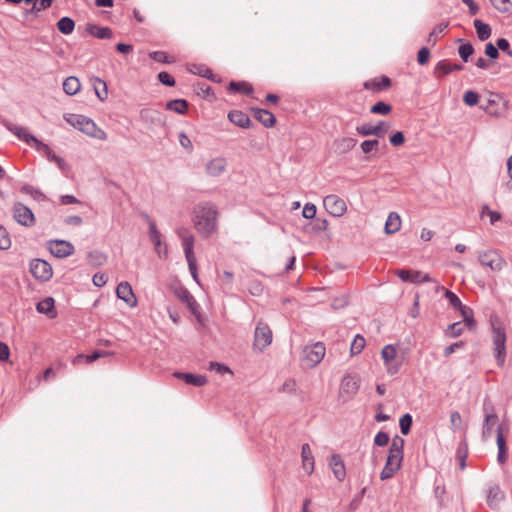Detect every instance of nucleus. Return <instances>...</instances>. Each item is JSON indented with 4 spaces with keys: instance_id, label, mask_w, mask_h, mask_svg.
<instances>
[{
    "instance_id": "51",
    "label": "nucleus",
    "mask_w": 512,
    "mask_h": 512,
    "mask_svg": "<svg viewBox=\"0 0 512 512\" xmlns=\"http://www.w3.org/2000/svg\"><path fill=\"white\" fill-rule=\"evenodd\" d=\"M450 424L454 431L462 429L463 420L458 411H453L450 413Z\"/></svg>"
},
{
    "instance_id": "15",
    "label": "nucleus",
    "mask_w": 512,
    "mask_h": 512,
    "mask_svg": "<svg viewBox=\"0 0 512 512\" xmlns=\"http://www.w3.org/2000/svg\"><path fill=\"white\" fill-rule=\"evenodd\" d=\"M360 387V377L358 375H346L340 384L341 394H345L348 397L355 395Z\"/></svg>"
},
{
    "instance_id": "32",
    "label": "nucleus",
    "mask_w": 512,
    "mask_h": 512,
    "mask_svg": "<svg viewBox=\"0 0 512 512\" xmlns=\"http://www.w3.org/2000/svg\"><path fill=\"white\" fill-rule=\"evenodd\" d=\"M81 89V83L77 77L69 76L63 82V90L68 95H75Z\"/></svg>"
},
{
    "instance_id": "8",
    "label": "nucleus",
    "mask_w": 512,
    "mask_h": 512,
    "mask_svg": "<svg viewBox=\"0 0 512 512\" xmlns=\"http://www.w3.org/2000/svg\"><path fill=\"white\" fill-rule=\"evenodd\" d=\"M397 353V347L394 345H386L382 348L381 357L389 375L397 374L402 365V361L397 358Z\"/></svg>"
},
{
    "instance_id": "43",
    "label": "nucleus",
    "mask_w": 512,
    "mask_h": 512,
    "mask_svg": "<svg viewBox=\"0 0 512 512\" xmlns=\"http://www.w3.org/2000/svg\"><path fill=\"white\" fill-rule=\"evenodd\" d=\"M461 314L463 316L464 325L467 326L469 329H474L476 327V322L473 318V312L470 308L464 306L460 309Z\"/></svg>"
},
{
    "instance_id": "10",
    "label": "nucleus",
    "mask_w": 512,
    "mask_h": 512,
    "mask_svg": "<svg viewBox=\"0 0 512 512\" xmlns=\"http://www.w3.org/2000/svg\"><path fill=\"white\" fill-rule=\"evenodd\" d=\"M483 109L493 117H502L507 112V101L499 94L490 93Z\"/></svg>"
},
{
    "instance_id": "29",
    "label": "nucleus",
    "mask_w": 512,
    "mask_h": 512,
    "mask_svg": "<svg viewBox=\"0 0 512 512\" xmlns=\"http://www.w3.org/2000/svg\"><path fill=\"white\" fill-rule=\"evenodd\" d=\"M461 69H462L461 65H458L455 63H450V62L444 60V61H440L437 63V65L435 66L434 73H435L436 77L441 78V77H444V76L450 74L451 72L459 71Z\"/></svg>"
},
{
    "instance_id": "4",
    "label": "nucleus",
    "mask_w": 512,
    "mask_h": 512,
    "mask_svg": "<svg viewBox=\"0 0 512 512\" xmlns=\"http://www.w3.org/2000/svg\"><path fill=\"white\" fill-rule=\"evenodd\" d=\"M177 235L182 241L183 250L185 253L186 261L188 263L189 271L195 281L198 282L197 262L194 254V236L187 228H179Z\"/></svg>"
},
{
    "instance_id": "24",
    "label": "nucleus",
    "mask_w": 512,
    "mask_h": 512,
    "mask_svg": "<svg viewBox=\"0 0 512 512\" xmlns=\"http://www.w3.org/2000/svg\"><path fill=\"white\" fill-rule=\"evenodd\" d=\"M391 86V80L387 76L377 77L364 82V88L373 92H379L388 89Z\"/></svg>"
},
{
    "instance_id": "50",
    "label": "nucleus",
    "mask_w": 512,
    "mask_h": 512,
    "mask_svg": "<svg viewBox=\"0 0 512 512\" xmlns=\"http://www.w3.org/2000/svg\"><path fill=\"white\" fill-rule=\"evenodd\" d=\"M11 246V239L7 230L0 225V250H7Z\"/></svg>"
},
{
    "instance_id": "40",
    "label": "nucleus",
    "mask_w": 512,
    "mask_h": 512,
    "mask_svg": "<svg viewBox=\"0 0 512 512\" xmlns=\"http://www.w3.org/2000/svg\"><path fill=\"white\" fill-rule=\"evenodd\" d=\"M107 260V256L99 251L88 253V261L93 267L102 266Z\"/></svg>"
},
{
    "instance_id": "13",
    "label": "nucleus",
    "mask_w": 512,
    "mask_h": 512,
    "mask_svg": "<svg viewBox=\"0 0 512 512\" xmlns=\"http://www.w3.org/2000/svg\"><path fill=\"white\" fill-rule=\"evenodd\" d=\"M47 245L50 253L57 258H66L75 251L74 245L66 240H50Z\"/></svg>"
},
{
    "instance_id": "48",
    "label": "nucleus",
    "mask_w": 512,
    "mask_h": 512,
    "mask_svg": "<svg viewBox=\"0 0 512 512\" xmlns=\"http://www.w3.org/2000/svg\"><path fill=\"white\" fill-rule=\"evenodd\" d=\"M149 56L157 61V62H161V63H173L175 60L170 57L166 52L164 51H154V52H151L149 54Z\"/></svg>"
},
{
    "instance_id": "21",
    "label": "nucleus",
    "mask_w": 512,
    "mask_h": 512,
    "mask_svg": "<svg viewBox=\"0 0 512 512\" xmlns=\"http://www.w3.org/2000/svg\"><path fill=\"white\" fill-rule=\"evenodd\" d=\"M226 166L227 162L224 158H214L206 164V174L211 177H218L225 172Z\"/></svg>"
},
{
    "instance_id": "20",
    "label": "nucleus",
    "mask_w": 512,
    "mask_h": 512,
    "mask_svg": "<svg viewBox=\"0 0 512 512\" xmlns=\"http://www.w3.org/2000/svg\"><path fill=\"white\" fill-rule=\"evenodd\" d=\"M39 313L44 314L48 319H55L57 317V310L55 308V300L52 297H46L39 301L36 305Z\"/></svg>"
},
{
    "instance_id": "38",
    "label": "nucleus",
    "mask_w": 512,
    "mask_h": 512,
    "mask_svg": "<svg viewBox=\"0 0 512 512\" xmlns=\"http://www.w3.org/2000/svg\"><path fill=\"white\" fill-rule=\"evenodd\" d=\"M57 28L61 33L69 35L73 32L75 23L71 18L63 17L57 22Z\"/></svg>"
},
{
    "instance_id": "42",
    "label": "nucleus",
    "mask_w": 512,
    "mask_h": 512,
    "mask_svg": "<svg viewBox=\"0 0 512 512\" xmlns=\"http://www.w3.org/2000/svg\"><path fill=\"white\" fill-rule=\"evenodd\" d=\"M392 111V106L385 102L379 101L370 108L372 114L388 115Z\"/></svg>"
},
{
    "instance_id": "35",
    "label": "nucleus",
    "mask_w": 512,
    "mask_h": 512,
    "mask_svg": "<svg viewBox=\"0 0 512 512\" xmlns=\"http://www.w3.org/2000/svg\"><path fill=\"white\" fill-rule=\"evenodd\" d=\"M87 31L92 36L99 38V39H108L112 36V31L108 27H99L96 25H90L87 28Z\"/></svg>"
},
{
    "instance_id": "64",
    "label": "nucleus",
    "mask_w": 512,
    "mask_h": 512,
    "mask_svg": "<svg viewBox=\"0 0 512 512\" xmlns=\"http://www.w3.org/2000/svg\"><path fill=\"white\" fill-rule=\"evenodd\" d=\"M159 81L167 86H174L175 81L174 78L168 72H160L158 74Z\"/></svg>"
},
{
    "instance_id": "26",
    "label": "nucleus",
    "mask_w": 512,
    "mask_h": 512,
    "mask_svg": "<svg viewBox=\"0 0 512 512\" xmlns=\"http://www.w3.org/2000/svg\"><path fill=\"white\" fill-rule=\"evenodd\" d=\"M34 149L39 153L46 155L49 159L55 161L60 169L65 170L66 164L64 160L53 154L47 145L39 142L36 138H34Z\"/></svg>"
},
{
    "instance_id": "46",
    "label": "nucleus",
    "mask_w": 512,
    "mask_h": 512,
    "mask_svg": "<svg viewBox=\"0 0 512 512\" xmlns=\"http://www.w3.org/2000/svg\"><path fill=\"white\" fill-rule=\"evenodd\" d=\"M379 147V141L376 139L365 140L361 143L360 148L364 154H369L373 151H377Z\"/></svg>"
},
{
    "instance_id": "44",
    "label": "nucleus",
    "mask_w": 512,
    "mask_h": 512,
    "mask_svg": "<svg viewBox=\"0 0 512 512\" xmlns=\"http://www.w3.org/2000/svg\"><path fill=\"white\" fill-rule=\"evenodd\" d=\"M366 345L365 338L361 335H356L351 343L350 351L352 355H357L362 352Z\"/></svg>"
},
{
    "instance_id": "53",
    "label": "nucleus",
    "mask_w": 512,
    "mask_h": 512,
    "mask_svg": "<svg viewBox=\"0 0 512 512\" xmlns=\"http://www.w3.org/2000/svg\"><path fill=\"white\" fill-rule=\"evenodd\" d=\"M463 101L467 106H475L479 101V96L474 91H466L463 96Z\"/></svg>"
},
{
    "instance_id": "3",
    "label": "nucleus",
    "mask_w": 512,
    "mask_h": 512,
    "mask_svg": "<svg viewBox=\"0 0 512 512\" xmlns=\"http://www.w3.org/2000/svg\"><path fill=\"white\" fill-rule=\"evenodd\" d=\"M64 119L68 124L92 138L98 140L107 139L106 132L99 128L91 119L85 116L78 114H67L64 116Z\"/></svg>"
},
{
    "instance_id": "49",
    "label": "nucleus",
    "mask_w": 512,
    "mask_h": 512,
    "mask_svg": "<svg viewBox=\"0 0 512 512\" xmlns=\"http://www.w3.org/2000/svg\"><path fill=\"white\" fill-rule=\"evenodd\" d=\"M400 429L402 434L407 435L410 432L411 425H412V417L410 414L403 415L400 420Z\"/></svg>"
},
{
    "instance_id": "19",
    "label": "nucleus",
    "mask_w": 512,
    "mask_h": 512,
    "mask_svg": "<svg viewBox=\"0 0 512 512\" xmlns=\"http://www.w3.org/2000/svg\"><path fill=\"white\" fill-rule=\"evenodd\" d=\"M504 427L503 425H499L497 428V447H498V455H497V461L500 464L506 463L508 459L507 454V445H506V438L504 435Z\"/></svg>"
},
{
    "instance_id": "41",
    "label": "nucleus",
    "mask_w": 512,
    "mask_h": 512,
    "mask_svg": "<svg viewBox=\"0 0 512 512\" xmlns=\"http://www.w3.org/2000/svg\"><path fill=\"white\" fill-rule=\"evenodd\" d=\"M109 355H112L111 352H106V351H95L94 353H92L91 355H78L75 360H74V363H77L79 362L80 360H85L86 363H92L94 362L95 360L101 358V357H106V356H109Z\"/></svg>"
},
{
    "instance_id": "45",
    "label": "nucleus",
    "mask_w": 512,
    "mask_h": 512,
    "mask_svg": "<svg viewBox=\"0 0 512 512\" xmlns=\"http://www.w3.org/2000/svg\"><path fill=\"white\" fill-rule=\"evenodd\" d=\"M490 3L500 13H508L512 7L510 0H490Z\"/></svg>"
},
{
    "instance_id": "52",
    "label": "nucleus",
    "mask_w": 512,
    "mask_h": 512,
    "mask_svg": "<svg viewBox=\"0 0 512 512\" xmlns=\"http://www.w3.org/2000/svg\"><path fill=\"white\" fill-rule=\"evenodd\" d=\"M473 52H474V48L470 43L462 44L458 49V53H459L460 57L465 62L473 54Z\"/></svg>"
},
{
    "instance_id": "17",
    "label": "nucleus",
    "mask_w": 512,
    "mask_h": 512,
    "mask_svg": "<svg viewBox=\"0 0 512 512\" xmlns=\"http://www.w3.org/2000/svg\"><path fill=\"white\" fill-rule=\"evenodd\" d=\"M484 411H485V417H484V423H483V427H482V438L484 440H487L490 438V436L492 434V429L498 421V416L494 412L493 407H491L489 410L487 408H485Z\"/></svg>"
},
{
    "instance_id": "63",
    "label": "nucleus",
    "mask_w": 512,
    "mask_h": 512,
    "mask_svg": "<svg viewBox=\"0 0 512 512\" xmlns=\"http://www.w3.org/2000/svg\"><path fill=\"white\" fill-rule=\"evenodd\" d=\"M389 442V436L385 432H378L374 438V443L380 447H384Z\"/></svg>"
},
{
    "instance_id": "58",
    "label": "nucleus",
    "mask_w": 512,
    "mask_h": 512,
    "mask_svg": "<svg viewBox=\"0 0 512 512\" xmlns=\"http://www.w3.org/2000/svg\"><path fill=\"white\" fill-rule=\"evenodd\" d=\"M463 326L461 322L451 324L448 328L449 335L453 338L460 336L463 332Z\"/></svg>"
},
{
    "instance_id": "61",
    "label": "nucleus",
    "mask_w": 512,
    "mask_h": 512,
    "mask_svg": "<svg viewBox=\"0 0 512 512\" xmlns=\"http://www.w3.org/2000/svg\"><path fill=\"white\" fill-rule=\"evenodd\" d=\"M430 57V51L428 48L423 47L418 51L417 61L420 65L427 64Z\"/></svg>"
},
{
    "instance_id": "2",
    "label": "nucleus",
    "mask_w": 512,
    "mask_h": 512,
    "mask_svg": "<svg viewBox=\"0 0 512 512\" xmlns=\"http://www.w3.org/2000/svg\"><path fill=\"white\" fill-rule=\"evenodd\" d=\"M403 446L404 440L402 438L396 437L392 440L385 466L380 473L381 480L392 478L401 468L403 460Z\"/></svg>"
},
{
    "instance_id": "5",
    "label": "nucleus",
    "mask_w": 512,
    "mask_h": 512,
    "mask_svg": "<svg viewBox=\"0 0 512 512\" xmlns=\"http://www.w3.org/2000/svg\"><path fill=\"white\" fill-rule=\"evenodd\" d=\"M478 262L491 272H500L506 265L504 258L495 250H483L478 253Z\"/></svg>"
},
{
    "instance_id": "28",
    "label": "nucleus",
    "mask_w": 512,
    "mask_h": 512,
    "mask_svg": "<svg viewBox=\"0 0 512 512\" xmlns=\"http://www.w3.org/2000/svg\"><path fill=\"white\" fill-rule=\"evenodd\" d=\"M174 376L182 379L186 384L201 387L207 384V378L204 375H194L191 373L175 372Z\"/></svg>"
},
{
    "instance_id": "12",
    "label": "nucleus",
    "mask_w": 512,
    "mask_h": 512,
    "mask_svg": "<svg viewBox=\"0 0 512 512\" xmlns=\"http://www.w3.org/2000/svg\"><path fill=\"white\" fill-rule=\"evenodd\" d=\"M149 240L152 242L154 246V250L157 253L158 257L161 259L168 258V248L165 243L162 241V234L157 229V226L154 221H149Z\"/></svg>"
},
{
    "instance_id": "54",
    "label": "nucleus",
    "mask_w": 512,
    "mask_h": 512,
    "mask_svg": "<svg viewBox=\"0 0 512 512\" xmlns=\"http://www.w3.org/2000/svg\"><path fill=\"white\" fill-rule=\"evenodd\" d=\"M374 126H375V130L377 131L375 133V136H377V137H383L391 129V124L389 122H386V121H379Z\"/></svg>"
},
{
    "instance_id": "7",
    "label": "nucleus",
    "mask_w": 512,
    "mask_h": 512,
    "mask_svg": "<svg viewBox=\"0 0 512 512\" xmlns=\"http://www.w3.org/2000/svg\"><path fill=\"white\" fill-rule=\"evenodd\" d=\"M272 340L273 333L270 327L263 321H259L254 332L253 348L258 351H263L272 343Z\"/></svg>"
},
{
    "instance_id": "57",
    "label": "nucleus",
    "mask_w": 512,
    "mask_h": 512,
    "mask_svg": "<svg viewBox=\"0 0 512 512\" xmlns=\"http://www.w3.org/2000/svg\"><path fill=\"white\" fill-rule=\"evenodd\" d=\"M108 281V276L103 272H97L93 275L92 282L96 287H103Z\"/></svg>"
},
{
    "instance_id": "9",
    "label": "nucleus",
    "mask_w": 512,
    "mask_h": 512,
    "mask_svg": "<svg viewBox=\"0 0 512 512\" xmlns=\"http://www.w3.org/2000/svg\"><path fill=\"white\" fill-rule=\"evenodd\" d=\"M325 352V346L320 342L305 347L303 350L302 362L305 366L313 368L323 360Z\"/></svg>"
},
{
    "instance_id": "25",
    "label": "nucleus",
    "mask_w": 512,
    "mask_h": 512,
    "mask_svg": "<svg viewBox=\"0 0 512 512\" xmlns=\"http://www.w3.org/2000/svg\"><path fill=\"white\" fill-rule=\"evenodd\" d=\"M301 459L303 469L307 472V474H312L314 471L315 462L311 448L307 443L302 445Z\"/></svg>"
},
{
    "instance_id": "55",
    "label": "nucleus",
    "mask_w": 512,
    "mask_h": 512,
    "mask_svg": "<svg viewBox=\"0 0 512 512\" xmlns=\"http://www.w3.org/2000/svg\"><path fill=\"white\" fill-rule=\"evenodd\" d=\"M444 295L445 297L447 298V300L449 301V303L454 307V308H459L461 309V307H464L461 303V300L459 299V297L453 293L452 291L450 290H445L444 292Z\"/></svg>"
},
{
    "instance_id": "47",
    "label": "nucleus",
    "mask_w": 512,
    "mask_h": 512,
    "mask_svg": "<svg viewBox=\"0 0 512 512\" xmlns=\"http://www.w3.org/2000/svg\"><path fill=\"white\" fill-rule=\"evenodd\" d=\"M356 132L363 137H367V136H375V133L377 131L375 130L374 125H371L369 123H364V124L358 125L356 127Z\"/></svg>"
},
{
    "instance_id": "23",
    "label": "nucleus",
    "mask_w": 512,
    "mask_h": 512,
    "mask_svg": "<svg viewBox=\"0 0 512 512\" xmlns=\"http://www.w3.org/2000/svg\"><path fill=\"white\" fill-rule=\"evenodd\" d=\"M329 466L332 469L334 476L343 481L346 477V469L344 462L339 454H333L329 460Z\"/></svg>"
},
{
    "instance_id": "34",
    "label": "nucleus",
    "mask_w": 512,
    "mask_h": 512,
    "mask_svg": "<svg viewBox=\"0 0 512 512\" xmlns=\"http://www.w3.org/2000/svg\"><path fill=\"white\" fill-rule=\"evenodd\" d=\"M474 27L476 29L477 36L481 41H485L491 36L490 26L481 20H474Z\"/></svg>"
},
{
    "instance_id": "1",
    "label": "nucleus",
    "mask_w": 512,
    "mask_h": 512,
    "mask_svg": "<svg viewBox=\"0 0 512 512\" xmlns=\"http://www.w3.org/2000/svg\"><path fill=\"white\" fill-rule=\"evenodd\" d=\"M218 210L215 205L204 202L195 206L193 210V224L197 232L208 237L217 231Z\"/></svg>"
},
{
    "instance_id": "27",
    "label": "nucleus",
    "mask_w": 512,
    "mask_h": 512,
    "mask_svg": "<svg viewBox=\"0 0 512 512\" xmlns=\"http://www.w3.org/2000/svg\"><path fill=\"white\" fill-rule=\"evenodd\" d=\"M402 225V219L397 212H390L385 222L384 231L387 235L398 232Z\"/></svg>"
},
{
    "instance_id": "56",
    "label": "nucleus",
    "mask_w": 512,
    "mask_h": 512,
    "mask_svg": "<svg viewBox=\"0 0 512 512\" xmlns=\"http://www.w3.org/2000/svg\"><path fill=\"white\" fill-rule=\"evenodd\" d=\"M316 206L313 203H306L302 210V216L306 219H313L316 216Z\"/></svg>"
},
{
    "instance_id": "31",
    "label": "nucleus",
    "mask_w": 512,
    "mask_h": 512,
    "mask_svg": "<svg viewBox=\"0 0 512 512\" xmlns=\"http://www.w3.org/2000/svg\"><path fill=\"white\" fill-rule=\"evenodd\" d=\"M253 115L265 127H273L276 122L275 116L268 110L253 109Z\"/></svg>"
},
{
    "instance_id": "59",
    "label": "nucleus",
    "mask_w": 512,
    "mask_h": 512,
    "mask_svg": "<svg viewBox=\"0 0 512 512\" xmlns=\"http://www.w3.org/2000/svg\"><path fill=\"white\" fill-rule=\"evenodd\" d=\"M389 142L392 146H401L405 143V136L403 134V132L401 131H398L396 133H394L390 139H389Z\"/></svg>"
},
{
    "instance_id": "22",
    "label": "nucleus",
    "mask_w": 512,
    "mask_h": 512,
    "mask_svg": "<svg viewBox=\"0 0 512 512\" xmlns=\"http://www.w3.org/2000/svg\"><path fill=\"white\" fill-rule=\"evenodd\" d=\"M14 219L21 225L28 226L32 222V211L28 206L17 203L14 206Z\"/></svg>"
},
{
    "instance_id": "62",
    "label": "nucleus",
    "mask_w": 512,
    "mask_h": 512,
    "mask_svg": "<svg viewBox=\"0 0 512 512\" xmlns=\"http://www.w3.org/2000/svg\"><path fill=\"white\" fill-rule=\"evenodd\" d=\"M209 370L215 371L216 373L219 374L231 373V370L227 366L220 364L218 362H211L209 364Z\"/></svg>"
},
{
    "instance_id": "39",
    "label": "nucleus",
    "mask_w": 512,
    "mask_h": 512,
    "mask_svg": "<svg viewBox=\"0 0 512 512\" xmlns=\"http://www.w3.org/2000/svg\"><path fill=\"white\" fill-rule=\"evenodd\" d=\"M167 109L174 111L178 114H184L187 111L188 103L183 99H176L169 101L166 104Z\"/></svg>"
},
{
    "instance_id": "60",
    "label": "nucleus",
    "mask_w": 512,
    "mask_h": 512,
    "mask_svg": "<svg viewBox=\"0 0 512 512\" xmlns=\"http://www.w3.org/2000/svg\"><path fill=\"white\" fill-rule=\"evenodd\" d=\"M447 25L445 24H439L437 27H435L432 32L428 36V42L432 43L433 45L436 42V38L439 34H441L445 29Z\"/></svg>"
},
{
    "instance_id": "18",
    "label": "nucleus",
    "mask_w": 512,
    "mask_h": 512,
    "mask_svg": "<svg viewBox=\"0 0 512 512\" xmlns=\"http://www.w3.org/2000/svg\"><path fill=\"white\" fill-rule=\"evenodd\" d=\"M397 276L403 281H409L412 283H422L429 282L431 278L428 274H423L420 271H412V270H397Z\"/></svg>"
},
{
    "instance_id": "11",
    "label": "nucleus",
    "mask_w": 512,
    "mask_h": 512,
    "mask_svg": "<svg viewBox=\"0 0 512 512\" xmlns=\"http://www.w3.org/2000/svg\"><path fill=\"white\" fill-rule=\"evenodd\" d=\"M323 206L333 217H341L347 211V204L345 200L335 194L325 196L323 199Z\"/></svg>"
},
{
    "instance_id": "30",
    "label": "nucleus",
    "mask_w": 512,
    "mask_h": 512,
    "mask_svg": "<svg viewBox=\"0 0 512 512\" xmlns=\"http://www.w3.org/2000/svg\"><path fill=\"white\" fill-rule=\"evenodd\" d=\"M228 119L241 128H248L251 125L249 116L239 110H233L228 114Z\"/></svg>"
},
{
    "instance_id": "6",
    "label": "nucleus",
    "mask_w": 512,
    "mask_h": 512,
    "mask_svg": "<svg viewBox=\"0 0 512 512\" xmlns=\"http://www.w3.org/2000/svg\"><path fill=\"white\" fill-rule=\"evenodd\" d=\"M492 339L494 344L495 357L499 361L500 365H502L506 355V333L500 323H492Z\"/></svg>"
},
{
    "instance_id": "16",
    "label": "nucleus",
    "mask_w": 512,
    "mask_h": 512,
    "mask_svg": "<svg viewBox=\"0 0 512 512\" xmlns=\"http://www.w3.org/2000/svg\"><path fill=\"white\" fill-rule=\"evenodd\" d=\"M52 275V267L47 261L34 259V278L41 281H48Z\"/></svg>"
},
{
    "instance_id": "37",
    "label": "nucleus",
    "mask_w": 512,
    "mask_h": 512,
    "mask_svg": "<svg viewBox=\"0 0 512 512\" xmlns=\"http://www.w3.org/2000/svg\"><path fill=\"white\" fill-rule=\"evenodd\" d=\"M229 90L233 93L251 94L252 86L248 82H230Z\"/></svg>"
},
{
    "instance_id": "33",
    "label": "nucleus",
    "mask_w": 512,
    "mask_h": 512,
    "mask_svg": "<svg viewBox=\"0 0 512 512\" xmlns=\"http://www.w3.org/2000/svg\"><path fill=\"white\" fill-rule=\"evenodd\" d=\"M93 88L98 99L104 102L108 97V88L106 82L100 78H94Z\"/></svg>"
},
{
    "instance_id": "36",
    "label": "nucleus",
    "mask_w": 512,
    "mask_h": 512,
    "mask_svg": "<svg viewBox=\"0 0 512 512\" xmlns=\"http://www.w3.org/2000/svg\"><path fill=\"white\" fill-rule=\"evenodd\" d=\"M504 498V494L498 486L490 487L487 493V503L490 506H497Z\"/></svg>"
},
{
    "instance_id": "14",
    "label": "nucleus",
    "mask_w": 512,
    "mask_h": 512,
    "mask_svg": "<svg viewBox=\"0 0 512 512\" xmlns=\"http://www.w3.org/2000/svg\"><path fill=\"white\" fill-rule=\"evenodd\" d=\"M116 295L123 300L129 307L137 306V298L132 290L131 285L124 281L120 282L116 288Z\"/></svg>"
}]
</instances>
